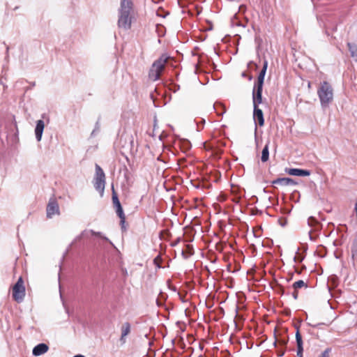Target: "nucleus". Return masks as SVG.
I'll return each instance as SVG.
<instances>
[{
  "instance_id": "14",
  "label": "nucleus",
  "mask_w": 357,
  "mask_h": 357,
  "mask_svg": "<svg viewBox=\"0 0 357 357\" xmlns=\"http://www.w3.org/2000/svg\"><path fill=\"white\" fill-rule=\"evenodd\" d=\"M267 66H268V62H267V61H264L263 68L258 75L257 82L255 84V86H263L264 77H265V74L266 72Z\"/></svg>"
},
{
  "instance_id": "4",
  "label": "nucleus",
  "mask_w": 357,
  "mask_h": 357,
  "mask_svg": "<svg viewBox=\"0 0 357 357\" xmlns=\"http://www.w3.org/2000/svg\"><path fill=\"white\" fill-rule=\"evenodd\" d=\"M105 185V175L102 169L98 165H96V175L94 178V188L100 192L102 197L104 193Z\"/></svg>"
},
{
  "instance_id": "21",
  "label": "nucleus",
  "mask_w": 357,
  "mask_h": 357,
  "mask_svg": "<svg viewBox=\"0 0 357 357\" xmlns=\"http://www.w3.org/2000/svg\"><path fill=\"white\" fill-rule=\"evenodd\" d=\"M112 202L114 207L121 206V203L119 200L116 192H115L114 187L112 186Z\"/></svg>"
},
{
  "instance_id": "10",
  "label": "nucleus",
  "mask_w": 357,
  "mask_h": 357,
  "mask_svg": "<svg viewBox=\"0 0 357 357\" xmlns=\"http://www.w3.org/2000/svg\"><path fill=\"white\" fill-rule=\"evenodd\" d=\"M45 128V123L43 120H38L36 121V126L35 128L36 138L38 142H40L42 139L43 130Z\"/></svg>"
},
{
  "instance_id": "26",
  "label": "nucleus",
  "mask_w": 357,
  "mask_h": 357,
  "mask_svg": "<svg viewBox=\"0 0 357 357\" xmlns=\"http://www.w3.org/2000/svg\"><path fill=\"white\" fill-rule=\"evenodd\" d=\"M294 260L296 263H300L303 260V257L299 253L297 252L294 257Z\"/></svg>"
},
{
  "instance_id": "11",
  "label": "nucleus",
  "mask_w": 357,
  "mask_h": 357,
  "mask_svg": "<svg viewBox=\"0 0 357 357\" xmlns=\"http://www.w3.org/2000/svg\"><path fill=\"white\" fill-rule=\"evenodd\" d=\"M286 172L292 176H307L310 175V172L306 169H287Z\"/></svg>"
},
{
  "instance_id": "13",
  "label": "nucleus",
  "mask_w": 357,
  "mask_h": 357,
  "mask_svg": "<svg viewBox=\"0 0 357 357\" xmlns=\"http://www.w3.org/2000/svg\"><path fill=\"white\" fill-rule=\"evenodd\" d=\"M48 351V346L46 344L40 343L36 345L33 349V355L38 356H40Z\"/></svg>"
},
{
  "instance_id": "8",
  "label": "nucleus",
  "mask_w": 357,
  "mask_h": 357,
  "mask_svg": "<svg viewBox=\"0 0 357 357\" xmlns=\"http://www.w3.org/2000/svg\"><path fill=\"white\" fill-rule=\"evenodd\" d=\"M253 118L255 121L257 122L259 126H264V119L263 112L261 109L258 107V106L254 107Z\"/></svg>"
},
{
  "instance_id": "22",
  "label": "nucleus",
  "mask_w": 357,
  "mask_h": 357,
  "mask_svg": "<svg viewBox=\"0 0 357 357\" xmlns=\"http://www.w3.org/2000/svg\"><path fill=\"white\" fill-rule=\"evenodd\" d=\"M307 223L310 227H314L319 225V222L314 217H310L307 220Z\"/></svg>"
},
{
  "instance_id": "18",
  "label": "nucleus",
  "mask_w": 357,
  "mask_h": 357,
  "mask_svg": "<svg viewBox=\"0 0 357 357\" xmlns=\"http://www.w3.org/2000/svg\"><path fill=\"white\" fill-rule=\"evenodd\" d=\"M115 208H116V213L121 220L120 224L121 225V227H122V229H123L124 225H125V221H126V215L123 213V208L121 205L119 206L115 207Z\"/></svg>"
},
{
  "instance_id": "28",
  "label": "nucleus",
  "mask_w": 357,
  "mask_h": 357,
  "mask_svg": "<svg viewBox=\"0 0 357 357\" xmlns=\"http://www.w3.org/2000/svg\"><path fill=\"white\" fill-rule=\"evenodd\" d=\"M245 6L244 5H241L239 6V12H242V13H244L245 11Z\"/></svg>"
},
{
  "instance_id": "7",
  "label": "nucleus",
  "mask_w": 357,
  "mask_h": 357,
  "mask_svg": "<svg viewBox=\"0 0 357 357\" xmlns=\"http://www.w3.org/2000/svg\"><path fill=\"white\" fill-rule=\"evenodd\" d=\"M262 89L263 86H254L252 92L253 106H258L262 101Z\"/></svg>"
},
{
  "instance_id": "12",
  "label": "nucleus",
  "mask_w": 357,
  "mask_h": 357,
  "mask_svg": "<svg viewBox=\"0 0 357 357\" xmlns=\"http://www.w3.org/2000/svg\"><path fill=\"white\" fill-rule=\"evenodd\" d=\"M273 184L280 185H294L297 183L291 178H278L273 181Z\"/></svg>"
},
{
  "instance_id": "15",
  "label": "nucleus",
  "mask_w": 357,
  "mask_h": 357,
  "mask_svg": "<svg viewBox=\"0 0 357 357\" xmlns=\"http://www.w3.org/2000/svg\"><path fill=\"white\" fill-rule=\"evenodd\" d=\"M86 233H91L92 235H94V236H99L101 238L104 239L105 241H109V239L102 236V233L100 232H96L93 230H89V231H87V230H84L79 236H77L76 238H75V241H79L81 240L82 238H84L85 236V234Z\"/></svg>"
},
{
  "instance_id": "29",
  "label": "nucleus",
  "mask_w": 357,
  "mask_h": 357,
  "mask_svg": "<svg viewBox=\"0 0 357 357\" xmlns=\"http://www.w3.org/2000/svg\"><path fill=\"white\" fill-rule=\"evenodd\" d=\"M293 297L294 299H297L298 298V291L296 289H295V291L293 293Z\"/></svg>"
},
{
  "instance_id": "17",
  "label": "nucleus",
  "mask_w": 357,
  "mask_h": 357,
  "mask_svg": "<svg viewBox=\"0 0 357 357\" xmlns=\"http://www.w3.org/2000/svg\"><path fill=\"white\" fill-rule=\"evenodd\" d=\"M347 47L351 56L357 61V44L355 43H347Z\"/></svg>"
},
{
  "instance_id": "30",
  "label": "nucleus",
  "mask_w": 357,
  "mask_h": 357,
  "mask_svg": "<svg viewBox=\"0 0 357 357\" xmlns=\"http://www.w3.org/2000/svg\"><path fill=\"white\" fill-rule=\"evenodd\" d=\"M73 357H84L83 355H81V354H78V355H76Z\"/></svg>"
},
{
  "instance_id": "31",
  "label": "nucleus",
  "mask_w": 357,
  "mask_h": 357,
  "mask_svg": "<svg viewBox=\"0 0 357 357\" xmlns=\"http://www.w3.org/2000/svg\"><path fill=\"white\" fill-rule=\"evenodd\" d=\"M84 237H88V233H86V234H85V236H84Z\"/></svg>"
},
{
  "instance_id": "25",
  "label": "nucleus",
  "mask_w": 357,
  "mask_h": 357,
  "mask_svg": "<svg viewBox=\"0 0 357 357\" xmlns=\"http://www.w3.org/2000/svg\"><path fill=\"white\" fill-rule=\"evenodd\" d=\"M331 352V348L326 349L319 357H330V354Z\"/></svg>"
},
{
  "instance_id": "24",
  "label": "nucleus",
  "mask_w": 357,
  "mask_h": 357,
  "mask_svg": "<svg viewBox=\"0 0 357 357\" xmlns=\"http://www.w3.org/2000/svg\"><path fill=\"white\" fill-rule=\"evenodd\" d=\"M162 261V258L160 255H158L153 260V263L154 264L158 267V268H161V265H160V263Z\"/></svg>"
},
{
  "instance_id": "6",
  "label": "nucleus",
  "mask_w": 357,
  "mask_h": 357,
  "mask_svg": "<svg viewBox=\"0 0 357 357\" xmlns=\"http://www.w3.org/2000/svg\"><path fill=\"white\" fill-rule=\"evenodd\" d=\"M59 213L58 203L54 199H51L47 206V216L51 218L52 215Z\"/></svg>"
},
{
  "instance_id": "27",
  "label": "nucleus",
  "mask_w": 357,
  "mask_h": 357,
  "mask_svg": "<svg viewBox=\"0 0 357 357\" xmlns=\"http://www.w3.org/2000/svg\"><path fill=\"white\" fill-rule=\"evenodd\" d=\"M129 139H130V150H132L134 148V139L132 135H130L129 137Z\"/></svg>"
},
{
  "instance_id": "19",
  "label": "nucleus",
  "mask_w": 357,
  "mask_h": 357,
  "mask_svg": "<svg viewBox=\"0 0 357 357\" xmlns=\"http://www.w3.org/2000/svg\"><path fill=\"white\" fill-rule=\"evenodd\" d=\"M185 247V250H182L181 255L183 257V258L187 259L190 256L193 255V248L190 245H186Z\"/></svg>"
},
{
  "instance_id": "3",
  "label": "nucleus",
  "mask_w": 357,
  "mask_h": 357,
  "mask_svg": "<svg viewBox=\"0 0 357 357\" xmlns=\"http://www.w3.org/2000/svg\"><path fill=\"white\" fill-rule=\"evenodd\" d=\"M167 59V57L162 56L154 61L149 73V77L151 80L156 81L160 78V74L165 68Z\"/></svg>"
},
{
  "instance_id": "16",
  "label": "nucleus",
  "mask_w": 357,
  "mask_h": 357,
  "mask_svg": "<svg viewBox=\"0 0 357 357\" xmlns=\"http://www.w3.org/2000/svg\"><path fill=\"white\" fill-rule=\"evenodd\" d=\"M296 340L297 343V356L298 357H303V341L301 335L298 331H297L296 333Z\"/></svg>"
},
{
  "instance_id": "5",
  "label": "nucleus",
  "mask_w": 357,
  "mask_h": 357,
  "mask_svg": "<svg viewBox=\"0 0 357 357\" xmlns=\"http://www.w3.org/2000/svg\"><path fill=\"white\" fill-rule=\"evenodd\" d=\"M12 296L13 299L17 303L23 301L25 296V287L24 281L22 278H20L15 284L13 287Z\"/></svg>"
},
{
  "instance_id": "23",
  "label": "nucleus",
  "mask_w": 357,
  "mask_h": 357,
  "mask_svg": "<svg viewBox=\"0 0 357 357\" xmlns=\"http://www.w3.org/2000/svg\"><path fill=\"white\" fill-rule=\"evenodd\" d=\"M305 286H306V284H305L303 280H298V281H296V282H295L293 284V287H294L295 289H297L301 288V287H305Z\"/></svg>"
},
{
  "instance_id": "20",
  "label": "nucleus",
  "mask_w": 357,
  "mask_h": 357,
  "mask_svg": "<svg viewBox=\"0 0 357 357\" xmlns=\"http://www.w3.org/2000/svg\"><path fill=\"white\" fill-rule=\"evenodd\" d=\"M268 158H269L268 145L266 144L262 150L261 160L263 162H265L268 160Z\"/></svg>"
},
{
  "instance_id": "2",
  "label": "nucleus",
  "mask_w": 357,
  "mask_h": 357,
  "mask_svg": "<svg viewBox=\"0 0 357 357\" xmlns=\"http://www.w3.org/2000/svg\"><path fill=\"white\" fill-rule=\"evenodd\" d=\"M322 107H326L333 100V93L331 86L327 82L321 83L317 91Z\"/></svg>"
},
{
  "instance_id": "1",
  "label": "nucleus",
  "mask_w": 357,
  "mask_h": 357,
  "mask_svg": "<svg viewBox=\"0 0 357 357\" xmlns=\"http://www.w3.org/2000/svg\"><path fill=\"white\" fill-rule=\"evenodd\" d=\"M133 3L131 0H121L119 8L118 26L124 30L131 27Z\"/></svg>"
},
{
  "instance_id": "9",
  "label": "nucleus",
  "mask_w": 357,
  "mask_h": 357,
  "mask_svg": "<svg viewBox=\"0 0 357 357\" xmlns=\"http://www.w3.org/2000/svg\"><path fill=\"white\" fill-rule=\"evenodd\" d=\"M130 329L131 326L128 322H124L122 324L121 327V335L120 337V341L122 344H124L126 342V337L130 333Z\"/></svg>"
}]
</instances>
